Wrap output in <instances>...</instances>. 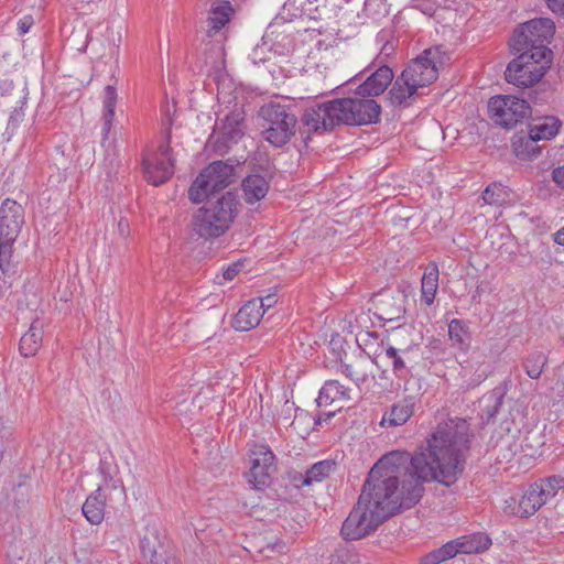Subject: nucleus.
Instances as JSON below:
<instances>
[{
	"mask_svg": "<svg viewBox=\"0 0 564 564\" xmlns=\"http://www.w3.org/2000/svg\"><path fill=\"white\" fill-rule=\"evenodd\" d=\"M473 434L465 419L440 422L426 444L414 455L393 451L382 456L369 471L365 484L401 500L405 509L421 499L424 481L453 485L464 470Z\"/></svg>",
	"mask_w": 564,
	"mask_h": 564,
	"instance_id": "obj_1",
	"label": "nucleus"
},
{
	"mask_svg": "<svg viewBox=\"0 0 564 564\" xmlns=\"http://www.w3.org/2000/svg\"><path fill=\"white\" fill-rule=\"evenodd\" d=\"M381 107L369 97H345L305 109L302 123L307 132L323 133L340 124L364 126L379 120Z\"/></svg>",
	"mask_w": 564,
	"mask_h": 564,
	"instance_id": "obj_2",
	"label": "nucleus"
},
{
	"mask_svg": "<svg viewBox=\"0 0 564 564\" xmlns=\"http://www.w3.org/2000/svg\"><path fill=\"white\" fill-rule=\"evenodd\" d=\"M403 508L401 500L364 484L357 505L343 523L341 535L350 541L365 538Z\"/></svg>",
	"mask_w": 564,
	"mask_h": 564,
	"instance_id": "obj_3",
	"label": "nucleus"
},
{
	"mask_svg": "<svg viewBox=\"0 0 564 564\" xmlns=\"http://www.w3.org/2000/svg\"><path fill=\"white\" fill-rule=\"evenodd\" d=\"M238 206L237 196L231 192H227L215 200H208L193 215V232L206 240L221 237L228 231L237 217Z\"/></svg>",
	"mask_w": 564,
	"mask_h": 564,
	"instance_id": "obj_4",
	"label": "nucleus"
},
{
	"mask_svg": "<svg viewBox=\"0 0 564 564\" xmlns=\"http://www.w3.org/2000/svg\"><path fill=\"white\" fill-rule=\"evenodd\" d=\"M246 162V158L228 159L227 161L212 162L199 175L195 178L188 188V198L193 203L203 202L208 195L224 189L230 184L235 183L238 178L236 171Z\"/></svg>",
	"mask_w": 564,
	"mask_h": 564,
	"instance_id": "obj_5",
	"label": "nucleus"
},
{
	"mask_svg": "<svg viewBox=\"0 0 564 564\" xmlns=\"http://www.w3.org/2000/svg\"><path fill=\"white\" fill-rule=\"evenodd\" d=\"M259 117L263 120V138L276 148L286 144L295 134L297 118L289 106L265 104L259 109Z\"/></svg>",
	"mask_w": 564,
	"mask_h": 564,
	"instance_id": "obj_6",
	"label": "nucleus"
},
{
	"mask_svg": "<svg viewBox=\"0 0 564 564\" xmlns=\"http://www.w3.org/2000/svg\"><path fill=\"white\" fill-rule=\"evenodd\" d=\"M518 56L512 59L505 72V78L517 87H530L539 83L550 68L552 57L541 51H512Z\"/></svg>",
	"mask_w": 564,
	"mask_h": 564,
	"instance_id": "obj_7",
	"label": "nucleus"
},
{
	"mask_svg": "<svg viewBox=\"0 0 564 564\" xmlns=\"http://www.w3.org/2000/svg\"><path fill=\"white\" fill-rule=\"evenodd\" d=\"M555 32L554 22L549 18H539L521 24L510 41L511 51H541L543 55L552 57L547 47Z\"/></svg>",
	"mask_w": 564,
	"mask_h": 564,
	"instance_id": "obj_8",
	"label": "nucleus"
},
{
	"mask_svg": "<svg viewBox=\"0 0 564 564\" xmlns=\"http://www.w3.org/2000/svg\"><path fill=\"white\" fill-rule=\"evenodd\" d=\"M449 59V55L441 46L426 48L421 55L411 61L402 72L403 77L414 83L419 88L427 86L437 79L440 69Z\"/></svg>",
	"mask_w": 564,
	"mask_h": 564,
	"instance_id": "obj_9",
	"label": "nucleus"
},
{
	"mask_svg": "<svg viewBox=\"0 0 564 564\" xmlns=\"http://www.w3.org/2000/svg\"><path fill=\"white\" fill-rule=\"evenodd\" d=\"M245 116L241 110L228 113L216 126L208 139V147L218 155L226 154L245 135Z\"/></svg>",
	"mask_w": 564,
	"mask_h": 564,
	"instance_id": "obj_10",
	"label": "nucleus"
},
{
	"mask_svg": "<svg viewBox=\"0 0 564 564\" xmlns=\"http://www.w3.org/2000/svg\"><path fill=\"white\" fill-rule=\"evenodd\" d=\"M488 110L496 124L511 129L529 116L530 106L514 96H496L489 99Z\"/></svg>",
	"mask_w": 564,
	"mask_h": 564,
	"instance_id": "obj_11",
	"label": "nucleus"
},
{
	"mask_svg": "<svg viewBox=\"0 0 564 564\" xmlns=\"http://www.w3.org/2000/svg\"><path fill=\"white\" fill-rule=\"evenodd\" d=\"M169 112L170 109L167 108L166 120L164 121V124L167 126V143L161 145L158 153L143 161L144 175L147 180L155 186L166 182L174 173V160L171 156V148L169 144L171 138L170 128L173 122Z\"/></svg>",
	"mask_w": 564,
	"mask_h": 564,
	"instance_id": "obj_12",
	"label": "nucleus"
},
{
	"mask_svg": "<svg viewBox=\"0 0 564 564\" xmlns=\"http://www.w3.org/2000/svg\"><path fill=\"white\" fill-rule=\"evenodd\" d=\"M518 430L512 420H503L494 431L489 445L497 458L509 462L519 451Z\"/></svg>",
	"mask_w": 564,
	"mask_h": 564,
	"instance_id": "obj_13",
	"label": "nucleus"
},
{
	"mask_svg": "<svg viewBox=\"0 0 564 564\" xmlns=\"http://www.w3.org/2000/svg\"><path fill=\"white\" fill-rule=\"evenodd\" d=\"M23 224V207L7 198L0 207V240L15 241Z\"/></svg>",
	"mask_w": 564,
	"mask_h": 564,
	"instance_id": "obj_14",
	"label": "nucleus"
},
{
	"mask_svg": "<svg viewBox=\"0 0 564 564\" xmlns=\"http://www.w3.org/2000/svg\"><path fill=\"white\" fill-rule=\"evenodd\" d=\"M274 454L264 445H256L251 449L249 482L256 488L268 485L270 470L273 468Z\"/></svg>",
	"mask_w": 564,
	"mask_h": 564,
	"instance_id": "obj_15",
	"label": "nucleus"
},
{
	"mask_svg": "<svg viewBox=\"0 0 564 564\" xmlns=\"http://www.w3.org/2000/svg\"><path fill=\"white\" fill-rule=\"evenodd\" d=\"M404 295L400 292H382L372 299L373 315L384 322L399 319L404 313Z\"/></svg>",
	"mask_w": 564,
	"mask_h": 564,
	"instance_id": "obj_16",
	"label": "nucleus"
},
{
	"mask_svg": "<svg viewBox=\"0 0 564 564\" xmlns=\"http://www.w3.org/2000/svg\"><path fill=\"white\" fill-rule=\"evenodd\" d=\"M14 300L18 305V313L22 318L39 317L37 311L42 304V296L35 282L25 283L22 291L14 293Z\"/></svg>",
	"mask_w": 564,
	"mask_h": 564,
	"instance_id": "obj_17",
	"label": "nucleus"
},
{
	"mask_svg": "<svg viewBox=\"0 0 564 564\" xmlns=\"http://www.w3.org/2000/svg\"><path fill=\"white\" fill-rule=\"evenodd\" d=\"M393 72L383 65L371 73L356 89V95L361 97H376L384 93L393 80Z\"/></svg>",
	"mask_w": 564,
	"mask_h": 564,
	"instance_id": "obj_18",
	"label": "nucleus"
},
{
	"mask_svg": "<svg viewBox=\"0 0 564 564\" xmlns=\"http://www.w3.org/2000/svg\"><path fill=\"white\" fill-rule=\"evenodd\" d=\"M262 316L261 303L252 299L238 311L232 325L239 332H247L258 326Z\"/></svg>",
	"mask_w": 564,
	"mask_h": 564,
	"instance_id": "obj_19",
	"label": "nucleus"
},
{
	"mask_svg": "<svg viewBox=\"0 0 564 564\" xmlns=\"http://www.w3.org/2000/svg\"><path fill=\"white\" fill-rule=\"evenodd\" d=\"M232 14L234 8L228 0H212L207 35L214 36L229 22Z\"/></svg>",
	"mask_w": 564,
	"mask_h": 564,
	"instance_id": "obj_20",
	"label": "nucleus"
},
{
	"mask_svg": "<svg viewBox=\"0 0 564 564\" xmlns=\"http://www.w3.org/2000/svg\"><path fill=\"white\" fill-rule=\"evenodd\" d=\"M449 544L454 546L456 556L457 554H473L484 552L491 545V540L485 533H474L452 540L449 541Z\"/></svg>",
	"mask_w": 564,
	"mask_h": 564,
	"instance_id": "obj_21",
	"label": "nucleus"
},
{
	"mask_svg": "<svg viewBox=\"0 0 564 564\" xmlns=\"http://www.w3.org/2000/svg\"><path fill=\"white\" fill-rule=\"evenodd\" d=\"M560 127L561 121L552 116L533 120L530 124L527 147L529 143H533L535 141L550 140L554 138L557 134Z\"/></svg>",
	"mask_w": 564,
	"mask_h": 564,
	"instance_id": "obj_22",
	"label": "nucleus"
},
{
	"mask_svg": "<svg viewBox=\"0 0 564 564\" xmlns=\"http://www.w3.org/2000/svg\"><path fill=\"white\" fill-rule=\"evenodd\" d=\"M31 325L29 330L21 337L20 340V352L24 357L34 356L42 346L43 339V323L40 318H33L30 316Z\"/></svg>",
	"mask_w": 564,
	"mask_h": 564,
	"instance_id": "obj_23",
	"label": "nucleus"
},
{
	"mask_svg": "<svg viewBox=\"0 0 564 564\" xmlns=\"http://www.w3.org/2000/svg\"><path fill=\"white\" fill-rule=\"evenodd\" d=\"M105 506L106 498L101 492V488L98 487L97 490L87 497L82 507V511L89 523L99 524L105 517Z\"/></svg>",
	"mask_w": 564,
	"mask_h": 564,
	"instance_id": "obj_24",
	"label": "nucleus"
},
{
	"mask_svg": "<svg viewBox=\"0 0 564 564\" xmlns=\"http://www.w3.org/2000/svg\"><path fill=\"white\" fill-rule=\"evenodd\" d=\"M268 191L269 183L262 175H249L242 181L243 197L248 204H254L264 198Z\"/></svg>",
	"mask_w": 564,
	"mask_h": 564,
	"instance_id": "obj_25",
	"label": "nucleus"
},
{
	"mask_svg": "<svg viewBox=\"0 0 564 564\" xmlns=\"http://www.w3.org/2000/svg\"><path fill=\"white\" fill-rule=\"evenodd\" d=\"M118 100L117 88L113 85H107L104 90V113L101 117L102 120V140L108 139L110 133L112 121L115 118V108Z\"/></svg>",
	"mask_w": 564,
	"mask_h": 564,
	"instance_id": "obj_26",
	"label": "nucleus"
},
{
	"mask_svg": "<svg viewBox=\"0 0 564 564\" xmlns=\"http://www.w3.org/2000/svg\"><path fill=\"white\" fill-rule=\"evenodd\" d=\"M546 502L547 501L542 496L539 486L534 482L529 487V489L520 499L518 505V513H520L521 517H530Z\"/></svg>",
	"mask_w": 564,
	"mask_h": 564,
	"instance_id": "obj_27",
	"label": "nucleus"
},
{
	"mask_svg": "<svg viewBox=\"0 0 564 564\" xmlns=\"http://www.w3.org/2000/svg\"><path fill=\"white\" fill-rule=\"evenodd\" d=\"M438 267L436 263H430L422 276L421 293L422 301L426 305H431L434 302L437 289H438Z\"/></svg>",
	"mask_w": 564,
	"mask_h": 564,
	"instance_id": "obj_28",
	"label": "nucleus"
},
{
	"mask_svg": "<svg viewBox=\"0 0 564 564\" xmlns=\"http://www.w3.org/2000/svg\"><path fill=\"white\" fill-rule=\"evenodd\" d=\"M349 399L350 397L347 388L340 384L337 380H329L321 389L317 403L321 406Z\"/></svg>",
	"mask_w": 564,
	"mask_h": 564,
	"instance_id": "obj_29",
	"label": "nucleus"
},
{
	"mask_svg": "<svg viewBox=\"0 0 564 564\" xmlns=\"http://www.w3.org/2000/svg\"><path fill=\"white\" fill-rule=\"evenodd\" d=\"M419 87L411 80H406L401 74L394 82L392 88L389 91L390 100L393 105H403L409 98H411Z\"/></svg>",
	"mask_w": 564,
	"mask_h": 564,
	"instance_id": "obj_30",
	"label": "nucleus"
},
{
	"mask_svg": "<svg viewBox=\"0 0 564 564\" xmlns=\"http://www.w3.org/2000/svg\"><path fill=\"white\" fill-rule=\"evenodd\" d=\"M413 414V404L404 401L394 404L389 414L382 417L381 424L398 426L404 424Z\"/></svg>",
	"mask_w": 564,
	"mask_h": 564,
	"instance_id": "obj_31",
	"label": "nucleus"
},
{
	"mask_svg": "<svg viewBox=\"0 0 564 564\" xmlns=\"http://www.w3.org/2000/svg\"><path fill=\"white\" fill-rule=\"evenodd\" d=\"M411 351V347L406 346H389L386 349V357L392 361L393 370L399 377H403L408 373L406 359Z\"/></svg>",
	"mask_w": 564,
	"mask_h": 564,
	"instance_id": "obj_32",
	"label": "nucleus"
},
{
	"mask_svg": "<svg viewBox=\"0 0 564 564\" xmlns=\"http://www.w3.org/2000/svg\"><path fill=\"white\" fill-rule=\"evenodd\" d=\"M506 394V390L501 387L495 388L488 395L481 399L485 404L481 417H486V423L498 413L499 408L502 405V401Z\"/></svg>",
	"mask_w": 564,
	"mask_h": 564,
	"instance_id": "obj_33",
	"label": "nucleus"
},
{
	"mask_svg": "<svg viewBox=\"0 0 564 564\" xmlns=\"http://www.w3.org/2000/svg\"><path fill=\"white\" fill-rule=\"evenodd\" d=\"M335 466L336 464L333 460H322L314 464L306 470L302 485L310 486L314 481H322L330 474L332 470H334Z\"/></svg>",
	"mask_w": 564,
	"mask_h": 564,
	"instance_id": "obj_34",
	"label": "nucleus"
},
{
	"mask_svg": "<svg viewBox=\"0 0 564 564\" xmlns=\"http://www.w3.org/2000/svg\"><path fill=\"white\" fill-rule=\"evenodd\" d=\"M343 372L347 378L351 379L357 384L365 382L369 377V362L366 359L356 360L349 365H343Z\"/></svg>",
	"mask_w": 564,
	"mask_h": 564,
	"instance_id": "obj_35",
	"label": "nucleus"
},
{
	"mask_svg": "<svg viewBox=\"0 0 564 564\" xmlns=\"http://www.w3.org/2000/svg\"><path fill=\"white\" fill-rule=\"evenodd\" d=\"M160 547L159 538L155 533L147 534L140 542V549L144 558L149 560L151 564H159L160 556L158 549Z\"/></svg>",
	"mask_w": 564,
	"mask_h": 564,
	"instance_id": "obj_36",
	"label": "nucleus"
},
{
	"mask_svg": "<svg viewBox=\"0 0 564 564\" xmlns=\"http://www.w3.org/2000/svg\"><path fill=\"white\" fill-rule=\"evenodd\" d=\"M455 556L454 546L447 542L421 557L420 564H441Z\"/></svg>",
	"mask_w": 564,
	"mask_h": 564,
	"instance_id": "obj_37",
	"label": "nucleus"
},
{
	"mask_svg": "<svg viewBox=\"0 0 564 564\" xmlns=\"http://www.w3.org/2000/svg\"><path fill=\"white\" fill-rule=\"evenodd\" d=\"M539 486V489L542 492V496L547 501L552 497L556 496L558 490L564 489V477L562 476H551L544 479H541L539 482H535Z\"/></svg>",
	"mask_w": 564,
	"mask_h": 564,
	"instance_id": "obj_38",
	"label": "nucleus"
},
{
	"mask_svg": "<svg viewBox=\"0 0 564 564\" xmlns=\"http://www.w3.org/2000/svg\"><path fill=\"white\" fill-rule=\"evenodd\" d=\"M545 362L546 358L542 352H534L529 355L523 364L527 375L531 379L540 378Z\"/></svg>",
	"mask_w": 564,
	"mask_h": 564,
	"instance_id": "obj_39",
	"label": "nucleus"
},
{
	"mask_svg": "<svg viewBox=\"0 0 564 564\" xmlns=\"http://www.w3.org/2000/svg\"><path fill=\"white\" fill-rule=\"evenodd\" d=\"M508 193L501 184H491L482 193V199L489 205H502L506 203Z\"/></svg>",
	"mask_w": 564,
	"mask_h": 564,
	"instance_id": "obj_40",
	"label": "nucleus"
},
{
	"mask_svg": "<svg viewBox=\"0 0 564 564\" xmlns=\"http://www.w3.org/2000/svg\"><path fill=\"white\" fill-rule=\"evenodd\" d=\"M13 243L14 241L0 240V272L4 276H11L14 273L11 263Z\"/></svg>",
	"mask_w": 564,
	"mask_h": 564,
	"instance_id": "obj_41",
	"label": "nucleus"
},
{
	"mask_svg": "<svg viewBox=\"0 0 564 564\" xmlns=\"http://www.w3.org/2000/svg\"><path fill=\"white\" fill-rule=\"evenodd\" d=\"M448 335L454 345L464 349L467 347V332L459 319H452L448 324Z\"/></svg>",
	"mask_w": 564,
	"mask_h": 564,
	"instance_id": "obj_42",
	"label": "nucleus"
},
{
	"mask_svg": "<svg viewBox=\"0 0 564 564\" xmlns=\"http://www.w3.org/2000/svg\"><path fill=\"white\" fill-rule=\"evenodd\" d=\"M387 0H365L364 9L372 15H386L388 14Z\"/></svg>",
	"mask_w": 564,
	"mask_h": 564,
	"instance_id": "obj_43",
	"label": "nucleus"
},
{
	"mask_svg": "<svg viewBox=\"0 0 564 564\" xmlns=\"http://www.w3.org/2000/svg\"><path fill=\"white\" fill-rule=\"evenodd\" d=\"M12 495L14 503L17 505L18 508H20V506L24 505L28 500V488L24 485L19 484L17 487L13 488Z\"/></svg>",
	"mask_w": 564,
	"mask_h": 564,
	"instance_id": "obj_44",
	"label": "nucleus"
},
{
	"mask_svg": "<svg viewBox=\"0 0 564 564\" xmlns=\"http://www.w3.org/2000/svg\"><path fill=\"white\" fill-rule=\"evenodd\" d=\"M242 267L243 263L240 261L232 263L224 271L223 279L226 281H231L238 275Z\"/></svg>",
	"mask_w": 564,
	"mask_h": 564,
	"instance_id": "obj_45",
	"label": "nucleus"
},
{
	"mask_svg": "<svg viewBox=\"0 0 564 564\" xmlns=\"http://www.w3.org/2000/svg\"><path fill=\"white\" fill-rule=\"evenodd\" d=\"M257 300L261 303V312H263V314L265 313V310L273 307L278 302L275 294H268L263 297H258Z\"/></svg>",
	"mask_w": 564,
	"mask_h": 564,
	"instance_id": "obj_46",
	"label": "nucleus"
},
{
	"mask_svg": "<svg viewBox=\"0 0 564 564\" xmlns=\"http://www.w3.org/2000/svg\"><path fill=\"white\" fill-rule=\"evenodd\" d=\"M34 20L31 15H25L18 22V30L20 35L25 34L30 28L33 25Z\"/></svg>",
	"mask_w": 564,
	"mask_h": 564,
	"instance_id": "obj_47",
	"label": "nucleus"
},
{
	"mask_svg": "<svg viewBox=\"0 0 564 564\" xmlns=\"http://www.w3.org/2000/svg\"><path fill=\"white\" fill-rule=\"evenodd\" d=\"M545 2L554 13L564 15V0H545Z\"/></svg>",
	"mask_w": 564,
	"mask_h": 564,
	"instance_id": "obj_48",
	"label": "nucleus"
},
{
	"mask_svg": "<svg viewBox=\"0 0 564 564\" xmlns=\"http://www.w3.org/2000/svg\"><path fill=\"white\" fill-rule=\"evenodd\" d=\"M552 178L558 186L564 188V165L553 170Z\"/></svg>",
	"mask_w": 564,
	"mask_h": 564,
	"instance_id": "obj_49",
	"label": "nucleus"
},
{
	"mask_svg": "<svg viewBox=\"0 0 564 564\" xmlns=\"http://www.w3.org/2000/svg\"><path fill=\"white\" fill-rule=\"evenodd\" d=\"M328 0H307V3L312 7L311 9L314 11H319L322 8H325Z\"/></svg>",
	"mask_w": 564,
	"mask_h": 564,
	"instance_id": "obj_50",
	"label": "nucleus"
},
{
	"mask_svg": "<svg viewBox=\"0 0 564 564\" xmlns=\"http://www.w3.org/2000/svg\"><path fill=\"white\" fill-rule=\"evenodd\" d=\"M22 116V112L15 108L12 115L10 116L9 124L15 127L18 122L21 120Z\"/></svg>",
	"mask_w": 564,
	"mask_h": 564,
	"instance_id": "obj_51",
	"label": "nucleus"
},
{
	"mask_svg": "<svg viewBox=\"0 0 564 564\" xmlns=\"http://www.w3.org/2000/svg\"><path fill=\"white\" fill-rule=\"evenodd\" d=\"M6 440L7 431L3 429L2 424H0V453H4L6 451Z\"/></svg>",
	"mask_w": 564,
	"mask_h": 564,
	"instance_id": "obj_52",
	"label": "nucleus"
},
{
	"mask_svg": "<svg viewBox=\"0 0 564 564\" xmlns=\"http://www.w3.org/2000/svg\"><path fill=\"white\" fill-rule=\"evenodd\" d=\"M99 470L102 474L105 481H111L112 480V476L110 475V473H108L106 470L105 463H102V462L100 463Z\"/></svg>",
	"mask_w": 564,
	"mask_h": 564,
	"instance_id": "obj_53",
	"label": "nucleus"
},
{
	"mask_svg": "<svg viewBox=\"0 0 564 564\" xmlns=\"http://www.w3.org/2000/svg\"><path fill=\"white\" fill-rule=\"evenodd\" d=\"M554 240L556 243L564 246V227L555 234Z\"/></svg>",
	"mask_w": 564,
	"mask_h": 564,
	"instance_id": "obj_54",
	"label": "nucleus"
},
{
	"mask_svg": "<svg viewBox=\"0 0 564 564\" xmlns=\"http://www.w3.org/2000/svg\"><path fill=\"white\" fill-rule=\"evenodd\" d=\"M6 278L7 276L2 274L0 275V294H2L11 285V283H7Z\"/></svg>",
	"mask_w": 564,
	"mask_h": 564,
	"instance_id": "obj_55",
	"label": "nucleus"
},
{
	"mask_svg": "<svg viewBox=\"0 0 564 564\" xmlns=\"http://www.w3.org/2000/svg\"><path fill=\"white\" fill-rule=\"evenodd\" d=\"M285 547V544L282 541H278L272 545V550L276 549L279 552H281Z\"/></svg>",
	"mask_w": 564,
	"mask_h": 564,
	"instance_id": "obj_56",
	"label": "nucleus"
},
{
	"mask_svg": "<svg viewBox=\"0 0 564 564\" xmlns=\"http://www.w3.org/2000/svg\"><path fill=\"white\" fill-rule=\"evenodd\" d=\"M120 42H121V34L118 32L117 37L112 39L113 46L118 48L120 45Z\"/></svg>",
	"mask_w": 564,
	"mask_h": 564,
	"instance_id": "obj_57",
	"label": "nucleus"
},
{
	"mask_svg": "<svg viewBox=\"0 0 564 564\" xmlns=\"http://www.w3.org/2000/svg\"><path fill=\"white\" fill-rule=\"evenodd\" d=\"M17 97H18V102L23 104V100L25 99V96H24V94H23V90H18V91H17Z\"/></svg>",
	"mask_w": 564,
	"mask_h": 564,
	"instance_id": "obj_58",
	"label": "nucleus"
},
{
	"mask_svg": "<svg viewBox=\"0 0 564 564\" xmlns=\"http://www.w3.org/2000/svg\"><path fill=\"white\" fill-rule=\"evenodd\" d=\"M337 7H338V9L340 11V14L338 15L339 19L345 20L348 10H344V8L341 6H337Z\"/></svg>",
	"mask_w": 564,
	"mask_h": 564,
	"instance_id": "obj_59",
	"label": "nucleus"
},
{
	"mask_svg": "<svg viewBox=\"0 0 564 564\" xmlns=\"http://www.w3.org/2000/svg\"><path fill=\"white\" fill-rule=\"evenodd\" d=\"M392 50H393L392 45H390V46H389L388 44H386V45L383 46V48H382V51H383L386 54H389V52H390V51H392Z\"/></svg>",
	"mask_w": 564,
	"mask_h": 564,
	"instance_id": "obj_60",
	"label": "nucleus"
},
{
	"mask_svg": "<svg viewBox=\"0 0 564 564\" xmlns=\"http://www.w3.org/2000/svg\"><path fill=\"white\" fill-rule=\"evenodd\" d=\"M485 378H486V375H485V373L479 375V376H478L477 383H479L480 381H482Z\"/></svg>",
	"mask_w": 564,
	"mask_h": 564,
	"instance_id": "obj_61",
	"label": "nucleus"
},
{
	"mask_svg": "<svg viewBox=\"0 0 564 564\" xmlns=\"http://www.w3.org/2000/svg\"><path fill=\"white\" fill-rule=\"evenodd\" d=\"M358 8H359V6H357L356 10H350V12L356 13V15L358 17L359 15Z\"/></svg>",
	"mask_w": 564,
	"mask_h": 564,
	"instance_id": "obj_62",
	"label": "nucleus"
},
{
	"mask_svg": "<svg viewBox=\"0 0 564 564\" xmlns=\"http://www.w3.org/2000/svg\"><path fill=\"white\" fill-rule=\"evenodd\" d=\"M3 98H6V97L3 96ZM3 104H4V105H8V101H7V99H4V100H3Z\"/></svg>",
	"mask_w": 564,
	"mask_h": 564,
	"instance_id": "obj_63",
	"label": "nucleus"
},
{
	"mask_svg": "<svg viewBox=\"0 0 564 564\" xmlns=\"http://www.w3.org/2000/svg\"><path fill=\"white\" fill-rule=\"evenodd\" d=\"M351 0H345L346 3H349Z\"/></svg>",
	"mask_w": 564,
	"mask_h": 564,
	"instance_id": "obj_64",
	"label": "nucleus"
}]
</instances>
